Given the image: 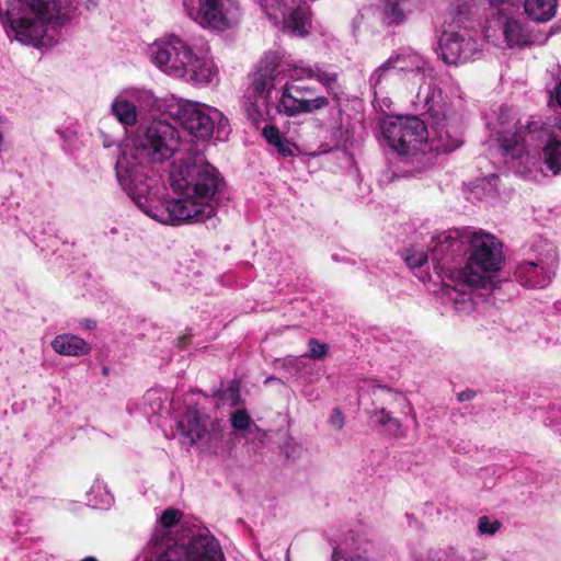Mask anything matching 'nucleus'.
Wrapping results in <instances>:
<instances>
[{"instance_id": "nucleus-19", "label": "nucleus", "mask_w": 561, "mask_h": 561, "mask_svg": "<svg viewBox=\"0 0 561 561\" xmlns=\"http://www.w3.org/2000/svg\"><path fill=\"white\" fill-rule=\"evenodd\" d=\"M278 64L283 77L289 75V80L302 81L314 79L327 88H331L336 80V75L321 69L319 66H310L301 60H291L278 56Z\"/></svg>"}, {"instance_id": "nucleus-6", "label": "nucleus", "mask_w": 561, "mask_h": 561, "mask_svg": "<svg viewBox=\"0 0 561 561\" xmlns=\"http://www.w3.org/2000/svg\"><path fill=\"white\" fill-rule=\"evenodd\" d=\"M382 134L388 145L401 156L404 175L416 176L432 167V159L426 154L427 128L415 116L388 117L381 123Z\"/></svg>"}, {"instance_id": "nucleus-20", "label": "nucleus", "mask_w": 561, "mask_h": 561, "mask_svg": "<svg viewBox=\"0 0 561 561\" xmlns=\"http://www.w3.org/2000/svg\"><path fill=\"white\" fill-rule=\"evenodd\" d=\"M329 105L325 96L304 98L291 90L283 87L277 108L287 116L310 114Z\"/></svg>"}, {"instance_id": "nucleus-27", "label": "nucleus", "mask_w": 561, "mask_h": 561, "mask_svg": "<svg viewBox=\"0 0 561 561\" xmlns=\"http://www.w3.org/2000/svg\"><path fill=\"white\" fill-rule=\"evenodd\" d=\"M459 232L457 230L444 231L433 238L435 247L433 248V260H438V255H443L454 250L458 242Z\"/></svg>"}, {"instance_id": "nucleus-1", "label": "nucleus", "mask_w": 561, "mask_h": 561, "mask_svg": "<svg viewBox=\"0 0 561 561\" xmlns=\"http://www.w3.org/2000/svg\"><path fill=\"white\" fill-rule=\"evenodd\" d=\"M179 130L164 119L139 127L133 144L121 147L115 173L122 190L149 218L171 226L201 224L218 210L225 180L201 154H187L170 165L169 182L176 194L167 199L165 187L144 172V163H162L180 147Z\"/></svg>"}, {"instance_id": "nucleus-4", "label": "nucleus", "mask_w": 561, "mask_h": 561, "mask_svg": "<svg viewBox=\"0 0 561 561\" xmlns=\"http://www.w3.org/2000/svg\"><path fill=\"white\" fill-rule=\"evenodd\" d=\"M150 62L165 76L197 87L219 82V68L209 53L175 34H167L148 45Z\"/></svg>"}, {"instance_id": "nucleus-23", "label": "nucleus", "mask_w": 561, "mask_h": 561, "mask_svg": "<svg viewBox=\"0 0 561 561\" xmlns=\"http://www.w3.org/2000/svg\"><path fill=\"white\" fill-rule=\"evenodd\" d=\"M503 37L510 48L522 47L531 42L527 23L519 18H506L502 26Z\"/></svg>"}, {"instance_id": "nucleus-21", "label": "nucleus", "mask_w": 561, "mask_h": 561, "mask_svg": "<svg viewBox=\"0 0 561 561\" xmlns=\"http://www.w3.org/2000/svg\"><path fill=\"white\" fill-rule=\"evenodd\" d=\"M397 71L392 66V61L389 58L377 67L369 78V85L371 88L375 102H381L383 105H388V98L385 94L388 92L393 78L397 76Z\"/></svg>"}, {"instance_id": "nucleus-36", "label": "nucleus", "mask_w": 561, "mask_h": 561, "mask_svg": "<svg viewBox=\"0 0 561 561\" xmlns=\"http://www.w3.org/2000/svg\"><path fill=\"white\" fill-rule=\"evenodd\" d=\"M329 423L333 428H335L337 431H341L343 428V426L345 424V417L340 409H337V408L333 409V411L329 417Z\"/></svg>"}, {"instance_id": "nucleus-5", "label": "nucleus", "mask_w": 561, "mask_h": 561, "mask_svg": "<svg viewBox=\"0 0 561 561\" xmlns=\"http://www.w3.org/2000/svg\"><path fill=\"white\" fill-rule=\"evenodd\" d=\"M67 19L66 0H12L0 21L8 36L22 44L43 47L51 43L47 37L51 24Z\"/></svg>"}, {"instance_id": "nucleus-35", "label": "nucleus", "mask_w": 561, "mask_h": 561, "mask_svg": "<svg viewBox=\"0 0 561 561\" xmlns=\"http://www.w3.org/2000/svg\"><path fill=\"white\" fill-rule=\"evenodd\" d=\"M264 138L266 139V141L272 145L273 147L275 146L276 142H278L284 136L280 134V131L278 130V128H276L275 126L273 125H267L263 128V131H262Z\"/></svg>"}, {"instance_id": "nucleus-3", "label": "nucleus", "mask_w": 561, "mask_h": 561, "mask_svg": "<svg viewBox=\"0 0 561 561\" xmlns=\"http://www.w3.org/2000/svg\"><path fill=\"white\" fill-rule=\"evenodd\" d=\"M468 240L470 255L460 273L461 282L445 284L439 293L443 304L461 316L470 314L476 309L472 287L492 284L504 261L502 244L493 234L482 230L472 231Z\"/></svg>"}, {"instance_id": "nucleus-8", "label": "nucleus", "mask_w": 561, "mask_h": 561, "mask_svg": "<svg viewBox=\"0 0 561 561\" xmlns=\"http://www.w3.org/2000/svg\"><path fill=\"white\" fill-rule=\"evenodd\" d=\"M141 561H225V556L219 541L208 530L185 543L173 542L162 530H157Z\"/></svg>"}, {"instance_id": "nucleus-34", "label": "nucleus", "mask_w": 561, "mask_h": 561, "mask_svg": "<svg viewBox=\"0 0 561 561\" xmlns=\"http://www.w3.org/2000/svg\"><path fill=\"white\" fill-rule=\"evenodd\" d=\"M274 147L283 157H293L297 151L296 145L285 137H283L278 142H276Z\"/></svg>"}, {"instance_id": "nucleus-2", "label": "nucleus", "mask_w": 561, "mask_h": 561, "mask_svg": "<svg viewBox=\"0 0 561 561\" xmlns=\"http://www.w3.org/2000/svg\"><path fill=\"white\" fill-rule=\"evenodd\" d=\"M488 126L496 136L500 148L505 154L519 158L525 163L523 170H518L525 178L537 179L538 170L529 167L536 162L528 152L530 142L540 139L542 145V161L552 174L561 173V117L552 122L541 124L530 117L524 121L516 118L515 113L508 107H501L495 124L488 123Z\"/></svg>"}, {"instance_id": "nucleus-10", "label": "nucleus", "mask_w": 561, "mask_h": 561, "mask_svg": "<svg viewBox=\"0 0 561 561\" xmlns=\"http://www.w3.org/2000/svg\"><path fill=\"white\" fill-rule=\"evenodd\" d=\"M178 119L196 142L209 140L215 133L221 138L229 131L228 119L219 110L196 102L182 103Z\"/></svg>"}, {"instance_id": "nucleus-43", "label": "nucleus", "mask_w": 561, "mask_h": 561, "mask_svg": "<svg viewBox=\"0 0 561 561\" xmlns=\"http://www.w3.org/2000/svg\"><path fill=\"white\" fill-rule=\"evenodd\" d=\"M81 561H98V560L95 558H93V557H87V558H84Z\"/></svg>"}, {"instance_id": "nucleus-29", "label": "nucleus", "mask_w": 561, "mask_h": 561, "mask_svg": "<svg viewBox=\"0 0 561 561\" xmlns=\"http://www.w3.org/2000/svg\"><path fill=\"white\" fill-rule=\"evenodd\" d=\"M230 422L232 427L237 431H245L253 424L245 410L233 412L230 416Z\"/></svg>"}, {"instance_id": "nucleus-13", "label": "nucleus", "mask_w": 561, "mask_h": 561, "mask_svg": "<svg viewBox=\"0 0 561 561\" xmlns=\"http://www.w3.org/2000/svg\"><path fill=\"white\" fill-rule=\"evenodd\" d=\"M160 106L152 90L145 87H127L119 90L110 106L111 114L125 127L138 123V110L151 111Z\"/></svg>"}, {"instance_id": "nucleus-12", "label": "nucleus", "mask_w": 561, "mask_h": 561, "mask_svg": "<svg viewBox=\"0 0 561 561\" xmlns=\"http://www.w3.org/2000/svg\"><path fill=\"white\" fill-rule=\"evenodd\" d=\"M374 394L377 399L381 400L387 408L376 409L371 415V421L381 426L386 432L393 436H403L404 430L401 421L393 415L394 410L402 415L409 416L415 426L419 425L415 410L410 400L402 393L394 391L385 386H378L374 390Z\"/></svg>"}, {"instance_id": "nucleus-40", "label": "nucleus", "mask_w": 561, "mask_h": 561, "mask_svg": "<svg viewBox=\"0 0 561 561\" xmlns=\"http://www.w3.org/2000/svg\"><path fill=\"white\" fill-rule=\"evenodd\" d=\"M304 356H287L285 359H284V364L283 366L284 367H295L297 366L299 363H300V359L302 358Z\"/></svg>"}, {"instance_id": "nucleus-7", "label": "nucleus", "mask_w": 561, "mask_h": 561, "mask_svg": "<svg viewBox=\"0 0 561 561\" xmlns=\"http://www.w3.org/2000/svg\"><path fill=\"white\" fill-rule=\"evenodd\" d=\"M419 99L424 103L430 129L426 154L433 160V152L448 153L461 145V131L458 118L440 90L419 91Z\"/></svg>"}, {"instance_id": "nucleus-39", "label": "nucleus", "mask_w": 561, "mask_h": 561, "mask_svg": "<svg viewBox=\"0 0 561 561\" xmlns=\"http://www.w3.org/2000/svg\"><path fill=\"white\" fill-rule=\"evenodd\" d=\"M519 0H488L493 8L513 7L516 5Z\"/></svg>"}, {"instance_id": "nucleus-31", "label": "nucleus", "mask_w": 561, "mask_h": 561, "mask_svg": "<svg viewBox=\"0 0 561 561\" xmlns=\"http://www.w3.org/2000/svg\"><path fill=\"white\" fill-rule=\"evenodd\" d=\"M428 260L427 254L422 250L411 249L405 255V262L410 268H419Z\"/></svg>"}, {"instance_id": "nucleus-16", "label": "nucleus", "mask_w": 561, "mask_h": 561, "mask_svg": "<svg viewBox=\"0 0 561 561\" xmlns=\"http://www.w3.org/2000/svg\"><path fill=\"white\" fill-rule=\"evenodd\" d=\"M178 428L190 445L201 444L208 446L222 437V430L218 420L196 409H188L180 419Z\"/></svg>"}, {"instance_id": "nucleus-17", "label": "nucleus", "mask_w": 561, "mask_h": 561, "mask_svg": "<svg viewBox=\"0 0 561 561\" xmlns=\"http://www.w3.org/2000/svg\"><path fill=\"white\" fill-rule=\"evenodd\" d=\"M442 58L446 64L457 65L474 59L480 45L468 34L445 32L439 39Z\"/></svg>"}, {"instance_id": "nucleus-37", "label": "nucleus", "mask_w": 561, "mask_h": 561, "mask_svg": "<svg viewBox=\"0 0 561 561\" xmlns=\"http://www.w3.org/2000/svg\"><path fill=\"white\" fill-rule=\"evenodd\" d=\"M550 103L561 107V78L558 80L554 88L550 91Z\"/></svg>"}, {"instance_id": "nucleus-33", "label": "nucleus", "mask_w": 561, "mask_h": 561, "mask_svg": "<svg viewBox=\"0 0 561 561\" xmlns=\"http://www.w3.org/2000/svg\"><path fill=\"white\" fill-rule=\"evenodd\" d=\"M299 82L300 81L296 80H287L284 87L291 90L296 94H301V96L304 98H309L313 95L314 91L311 87L300 84Z\"/></svg>"}, {"instance_id": "nucleus-44", "label": "nucleus", "mask_w": 561, "mask_h": 561, "mask_svg": "<svg viewBox=\"0 0 561 561\" xmlns=\"http://www.w3.org/2000/svg\"><path fill=\"white\" fill-rule=\"evenodd\" d=\"M94 325H95V323H94V322H92V321H89V322L87 323V328H89V329L94 328Z\"/></svg>"}, {"instance_id": "nucleus-41", "label": "nucleus", "mask_w": 561, "mask_h": 561, "mask_svg": "<svg viewBox=\"0 0 561 561\" xmlns=\"http://www.w3.org/2000/svg\"><path fill=\"white\" fill-rule=\"evenodd\" d=\"M333 561H339L341 559L340 552L337 550H334L332 553Z\"/></svg>"}, {"instance_id": "nucleus-28", "label": "nucleus", "mask_w": 561, "mask_h": 561, "mask_svg": "<svg viewBox=\"0 0 561 561\" xmlns=\"http://www.w3.org/2000/svg\"><path fill=\"white\" fill-rule=\"evenodd\" d=\"M309 354L308 357L314 360L324 359L329 353V345L327 343L319 342L316 339H310L308 342Z\"/></svg>"}, {"instance_id": "nucleus-9", "label": "nucleus", "mask_w": 561, "mask_h": 561, "mask_svg": "<svg viewBox=\"0 0 561 561\" xmlns=\"http://www.w3.org/2000/svg\"><path fill=\"white\" fill-rule=\"evenodd\" d=\"M279 69L278 55L266 54L257 71L253 75L251 85L243 100V107L253 122H260L266 114L272 100L274 82L284 78Z\"/></svg>"}, {"instance_id": "nucleus-14", "label": "nucleus", "mask_w": 561, "mask_h": 561, "mask_svg": "<svg viewBox=\"0 0 561 561\" xmlns=\"http://www.w3.org/2000/svg\"><path fill=\"white\" fill-rule=\"evenodd\" d=\"M264 12L275 23H283L287 33L304 37L311 31V15L306 4H296L295 0H270L262 4Z\"/></svg>"}, {"instance_id": "nucleus-26", "label": "nucleus", "mask_w": 561, "mask_h": 561, "mask_svg": "<svg viewBox=\"0 0 561 561\" xmlns=\"http://www.w3.org/2000/svg\"><path fill=\"white\" fill-rule=\"evenodd\" d=\"M87 500L89 505L94 508L105 510L111 507L114 502V497L108 491L106 484L100 480L95 479L87 492Z\"/></svg>"}, {"instance_id": "nucleus-22", "label": "nucleus", "mask_w": 561, "mask_h": 561, "mask_svg": "<svg viewBox=\"0 0 561 561\" xmlns=\"http://www.w3.org/2000/svg\"><path fill=\"white\" fill-rule=\"evenodd\" d=\"M50 345L57 354L62 356L78 357L88 355L91 352V346L87 341L69 333L58 334L54 337Z\"/></svg>"}, {"instance_id": "nucleus-38", "label": "nucleus", "mask_w": 561, "mask_h": 561, "mask_svg": "<svg viewBox=\"0 0 561 561\" xmlns=\"http://www.w3.org/2000/svg\"><path fill=\"white\" fill-rule=\"evenodd\" d=\"M497 180L499 178L496 175H491L489 179L482 180L477 188L480 186L484 188V184H486L489 186L486 195H492L493 192H495Z\"/></svg>"}, {"instance_id": "nucleus-32", "label": "nucleus", "mask_w": 561, "mask_h": 561, "mask_svg": "<svg viewBox=\"0 0 561 561\" xmlns=\"http://www.w3.org/2000/svg\"><path fill=\"white\" fill-rule=\"evenodd\" d=\"M501 523L488 516H482L478 520V528L481 535H494L500 529Z\"/></svg>"}, {"instance_id": "nucleus-42", "label": "nucleus", "mask_w": 561, "mask_h": 561, "mask_svg": "<svg viewBox=\"0 0 561 561\" xmlns=\"http://www.w3.org/2000/svg\"><path fill=\"white\" fill-rule=\"evenodd\" d=\"M350 561H369V560L366 558H363L360 556H356V557L351 558Z\"/></svg>"}, {"instance_id": "nucleus-30", "label": "nucleus", "mask_w": 561, "mask_h": 561, "mask_svg": "<svg viewBox=\"0 0 561 561\" xmlns=\"http://www.w3.org/2000/svg\"><path fill=\"white\" fill-rule=\"evenodd\" d=\"M182 513L176 508H167L160 516L159 523L163 529L174 527L181 519Z\"/></svg>"}, {"instance_id": "nucleus-15", "label": "nucleus", "mask_w": 561, "mask_h": 561, "mask_svg": "<svg viewBox=\"0 0 561 561\" xmlns=\"http://www.w3.org/2000/svg\"><path fill=\"white\" fill-rule=\"evenodd\" d=\"M558 266V254L553 245L546 244L536 260L517 264L514 271L516 280L528 288L546 287L552 279Z\"/></svg>"}, {"instance_id": "nucleus-45", "label": "nucleus", "mask_w": 561, "mask_h": 561, "mask_svg": "<svg viewBox=\"0 0 561 561\" xmlns=\"http://www.w3.org/2000/svg\"><path fill=\"white\" fill-rule=\"evenodd\" d=\"M110 146H111L110 141L104 142V147H110Z\"/></svg>"}, {"instance_id": "nucleus-24", "label": "nucleus", "mask_w": 561, "mask_h": 561, "mask_svg": "<svg viewBox=\"0 0 561 561\" xmlns=\"http://www.w3.org/2000/svg\"><path fill=\"white\" fill-rule=\"evenodd\" d=\"M557 0H524L527 15L537 22H548L557 13Z\"/></svg>"}, {"instance_id": "nucleus-25", "label": "nucleus", "mask_w": 561, "mask_h": 561, "mask_svg": "<svg viewBox=\"0 0 561 561\" xmlns=\"http://www.w3.org/2000/svg\"><path fill=\"white\" fill-rule=\"evenodd\" d=\"M410 13L408 0H385L382 7V21L385 24L399 25L403 23Z\"/></svg>"}, {"instance_id": "nucleus-18", "label": "nucleus", "mask_w": 561, "mask_h": 561, "mask_svg": "<svg viewBox=\"0 0 561 561\" xmlns=\"http://www.w3.org/2000/svg\"><path fill=\"white\" fill-rule=\"evenodd\" d=\"M397 73L403 72L412 75L419 81H422L425 87H421L420 91L426 92L428 85L431 91L437 90L432 85V69L428 67L427 61L416 51L404 49L396 55L389 57Z\"/></svg>"}, {"instance_id": "nucleus-11", "label": "nucleus", "mask_w": 561, "mask_h": 561, "mask_svg": "<svg viewBox=\"0 0 561 561\" xmlns=\"http://www.w3.org/2000/svg\"><path fill=\"white\" fill-rule=\"evenodd\" d=\"M186 14L203 27L225 31L240 18L238 0H183Z\"/></svg>"}]
</instances>
